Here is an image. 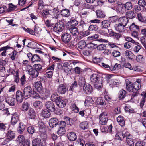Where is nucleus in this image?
<instances>
[{
    "instance_id": "1",
    "label": "nucleus",
    "mask_w": 146,
    "mask_h": 146,
    "mask_svg": "<svg viewBox=\"0 0 146 146\" xmlns=\"http://www.w3.org/2000/svg\"><path fill=\"white\" fill-rule=\"evenodd\" d=\"M90 80L91 82L96 83L95 87L98 89H100L102 87V82L101 78L97 74H94L91 76Z\"/></svg>"
},
{
    "instance_id": "2",
    "label": "nucleus",
    "mask_w": 146,
    "mask_h": 146,
    "mask_svg": "<svg viewBox=\"0 0 146 146\" xmlns=\"http://www.w3.org/2000/svg\"><path fill=\"white\" fill-rule=\"evenodd\" d=\"M64 24L62 21H59L55 24L53 28V31L57 33L62 32L64 29Z\"/></svg>"
},
{
    "instance_id": "3",
    "label": "nucleus",
    "mask_w": 146,
    "mask_h": 146,
    "mask_svg": "<svg viewBox=\"0 0 146 146\" xmlns=\"http://www.w3.org/2000/svg\"><path fill=\"white\" fill-rule=\"evenodd\" d=\"M27 70L29 74L32 78H36L38 75V73L36 71L31 65H27L26 66Z\"/></svg>"
},
{
    "instance_id": "4",
    "label": "nucleus",
    "mask_w": 146,
    "mask_h": 146,
    "mask_svg": "<svg viewBox=\"0 0 146 146\" xmlns=\"http://www.w3.org/2000/svg\"><path fill=\"white\" fill-rule=\"evenodd\" d=\"M100 123L102 125H105L108 120V116L107 114L105 113L101 114L99 116Z\"/></svg>"
},
{
    "instance_id": "5",
    "label": "nucleus",
    "mask_w": 146,
    "mask_h": 146,
    "mask_svg": "<svg viewBox=\"0 0 146 146\" xmlns=\"http://www.w3.org/2000/svg\"><path fill=\"white\" fill-rule=\"evenodd\" d=\"M50 15L52 18L56 19H58L61 16L58 9L57 8H53L50 9Z\"/></svg>"
},
{
    "instance_id": "6",
    "label": "nucleus",
    "mask_w": 146,
    "mask_h": 146,
    "mask_svg": "<svg viewBox=\"0 0 146 146\" xmlns=\"http://www.w3.org/2000/svg\"><path fill=\"white\" fill-rule=\"evenodd\" d=\"M61 38L62 42L65 43H68L71 39L70 35L66 32L62 33Z\"/></svg>"
},
{
    "instance_id": "7",
    "label": "nucleus",
    "mask_w": 146,
    "mask_h": 146,
    "mask_svg": "<svg viewBox=\"0 0 146 146\" xmlns=\"http://www.w3.org/2000/svg\"><path fill=\"white\" fill-rule=\"evenodd\" d=\"M32 91V89L30 86H27L25 87L23 91L25 98L27 99L30 97Z\"/></svg>"
},
{
    "instance_id": "8",
    "label": "nucleus",
    "mask_w": 146,
    "mask_h": 146,
    "mask_svg": "<svg viewBox=\"0 0 146 146\" xmlns=\"http://www.w3.org/2000/svg\"><path fill=\"white\" fill-rule=\"evenodd\" d=\"M45 106L47 109L52 112L54 111L56 109L54 103L52 101L47 102L45 103Z\"/></svg>"
},
{
    "instance_id": "9",
    "label": "nucleus",
    "mask_w": 146,
    "mask_h": 146,
    "mask_svg": "<svg viewBox=\"0 0 146 146\" xmlns=\"http://www.w3.org/2000/svg\"><path fill=\"white\" fill-rule=\"evenodd\" d=\"M16 97L17 101L19 103L22 102L24 98L23 93L20 90L17 91L16 93Z\"/></svg>"
},
{
    "instance_id": "10",
    "label": "nucleus",
    "mask_w": 146,
    "mask_h": 146,
    "mask_svg": "<svg viewBox=\"0 0 146 146\" xmlns=\"http://www.w3.org/2000/svg\"><path fill=\"white\" fill-rule=\"evenodd\" d=\"M67 90L66 86L63 84L59 85L57 88L58 92L61 94H65Z\"/></svg>"
},
{
    "instance_id": "11",
    "label": "nucleus",
    "mask_w": 146,
    "mask_h": 146,
    "mask_svg": "<svg viewBox=\"0 0 146 146\" xmlns=\"http://www.w3.org/2000/svg\"><path fill=\"white\" fill-rule=\"evenodd\" d=\"M90 32L88 31L84 32H80L78 33L76 37L77 40H80L82 39L84 37H85L89 34Z\"/></svg>"
},
{
    "instance_id": "12",
    "label": "nucleus",
    "mask_w": 146,
    "mask_h": 146,
    "mask_svg": "<svg viewBox=\"0 0 146 146\" xmlns=\"http://www.w3.org/2000/svg\"><path fill=\"white\" fill-rule=\"evenodd\" d=\"M84 92L86 94H89L92 91V86L89 84H85L83 86Z\"/></svg>"
},
{
    "instance_id": "13",
    "label": "nucleus",
    "mask_w": 146,
    "mask_h": 146,
    "mask_svg": "<svg viewBox=\"0 0 146 146\" xmlns=\"http://www.w3.org/2000/svg\"><path fill=\"white\" fill-rule=\"evenodd\" d=\"M18 114L16 113H14L12 117L11 120V124L14 125H15L19 120Z\"/></svg>"
},
{
    "instance_id": "14",
    "label": "nucleus",
    "mask_w": 146,
    "mask_h": 146,
    "mask_svg": "<svg viewBox=\"0 0 146 146\" xmlns=\"http://www.w3.org/2000/svg\"><path fill=\"white\" fill-rule=\"evenodd\" d=\"M124 4H118L116 8V11L121 14H123L126 11V10Z\"/></svg>"
},
{
    "instance_id": "15",
    "label": "nucleus",
    "mask_w": 146,
    "mask_h": 146,
    "mask_svg": "<svg viewBox=\"0 0 146 146\" xmlns=\"http://www.w3.org/2000/svg\"><path fill=\"white\" fill-rule=\"evenodd\" d=\"M58 121L56 118H51L49 121V125L51 127H54L58 125Z\"/></svg>"
},
{
    "instance_id": "16",
    "label": "nucleus",
    "mask_w": 146,
    "mask_h": 146,
    "mask_svg": "<svg viewBox=\"0 0 146 146\" xmlns=\"http://www.w3.org/2000/svg\"><path fill=\"white\" fill-rule=\"evenodd\" d=\"M6 102L11 106H14L17 102V100L15 98L10 97L6 98Z\"/></svg>"
},
{
    "instance_id": "17",
    "label": "nucleus",
    "mask_w": 146,
    "mask_h": 146,
    "mask_svg": "<svg viewBox=\"0 0 146 146\" xmlns=\"http://www.w3.org/2000/svg\"><path fill=\"white\" fill-rule=\"evenodd\" d=\"M6 136L7 137L11 140L15 137V132L11 130H9L7 131Z\"/></svg>"
},
{
    "instance_id": "18",
    "label": "nucleus",
    "mask_w": 146,
    "mask_h": 146,
    "mask_svg": "<svg viewBox=\"0 0 146 146\" xmlns=\"http://www.w3.org/2000/svg\"><path fill=\"white\" fill-rule=\"evenodd\" d=\"M125 26L124 25L120 23L116 24L115 25V28L116 30L119 32L124 31L125 30Z\"/></svg>"
},
{
    "instance_id": "19",
    "label": "nucleus",
    "mask_w": 146,
    "mask_h": 146,
    "mask_svg": "<svg viewBox=\"0 0 146 146\" xmlns=\"http://www.w3.org/2000/svg\"><path fill=\"white\" fill-rule=\"evenodd\" d=\"M126 84L127 90L129 92H132L134 91L133 85L132 83L129 81H126Z\"/></svg>"
},
{
    "instance_id": "20",
    "label": "nucleus",
    "mask_w": 146,
    "mask_h": 146,
    "mask_svg": "<svg viewBox=\"0 0 146 146\" xmlns=\"http://www.w3.org/2000/svg\"><path fill=\"white\" fill-rule=\"evenodd\" d=\"M39 132L40 133H43L46 132L45 127L44 123L42 122H39L38 123Z\"/></svg>"
},
{
    "instance_id": "21",
    "label": "nucleus",
    "mask_w": 146,
    "mask_h": 146,
    "mask_svg": "<svg viewBox=\"0 0 146 146\" xmlns=\"http://www.w3.org/2000/svg\"><path fill=\"white\" fill-rule=\"evenodd\" d=\"M124 54L127 58L132 60L134 56L133 53L131 51L126 50L124 52Z\"/></svg>"
},
{
    "instance_id": "22",
    "label": "nucleus",
    "mask_w": 146,
    "mask_h": 146,
    "mask_svg": "<svg viewBox=\"0 0 146 146\" xmlns=\"http://www.w3.org/2000/svg\"><path fill=\"white\" fill-rule=\"evenodd\" d=\"M35 90L38 92L42 93L43 92L42 87L40 81L35 82Z\"/></svg>"
},
{
    "instance_id": "23",
    "label": "nucleus",
    "mask_w": 146,
    "mask_h": 146,
    "mask_svg": "<svg viewBox=\"0 0 146 146\" xmlns=\"http://www.w3.org/2000/svg\"><path fill=\"white\" fill-rule=\"evenodd\" d=\"M32 143V146H40L42 145V144L41 139L38 138L33 140Z\"/></svg>"
},
{
    "instance_id": "24",
    "label": "nucleus",
    "mask_w": 146,
    "mask_h": 146,
    "mask_svg": "<svg viewBox=\"0 0 146 146\" xmlns=\"http://www.w3.org/2000/svg\"><path fill=\"white\" fill-rule=\"evenodd\" d=\"M56 104L60 108L64 107L66 105V102L61 98L56 100Z\"/></svg>"
},
{
    "instance_id": "25",
    "label": "nucleus",
    "mask_w": 146,
    "mask_h": 146,
    "mask_svg": "<svg viewBox=\"0 0 146 146\" xmlns=\"http://www.w3.org/2000/svg\"><path fill=\"white\" fill-rule=\"evenodd\" d=\"M118 21L120 23L126 26L128 22V19L127 17L125 16L120 17L118 19Z\"/></svg>"
},
{
    "instance_id": "26",
    "label": "nucleus",
    "mask_w": 146,
    "mask_h": 146,
    "mask_svg": "<svg viewBox=\"0 0 146 146\" xmlns=\"http://www.w3.org/2000/svg\"><path fill=\"white\" fill-rule=\"evenodd\" d=\"M25 126L23 123H20L18 125L17 128V131L20 134H22L25 130Z\"/></svg>"
},
{
    "instance_id": "27",
    "label": "nucleus",
    "mask_w": 146,
    "mask_h": 146,
    "mask_svg": "<svg viewBox=\"0 0 146 146\" xmlns=\"http://www.w3.org/2000/svg\"><path fill=\"white\" fill-rule=\"evenodd\" d=\"M67 135L68 139L70 141H74L77 138V136L74 132H70Z\"/></svg>"
},
{
    "instance_id": "28",
    "label": "nucleus",
    "mask_w": 146,
    "mask_h": 146,
    "mask_svg": "<svg viewBox=\"0 0 146 146\" xmlns=\"http://www.w3.org/2000/svg\"><path fill=\"white\" fill-rule=\"evenodd\" d=\"M117 121L119 123V124L121 126H123L124 125L125 121L124 117L121 115L117 117Z\"/></svg>"
},
{
    "instance_id": "29",
    "label": "nucleus",
    "mask_w": 146,
    "mask_h": 146,
    "mask_svg": "<svg viewBox=\"0 0 146 146\" xmlns=\"http://www.w3.org/2000/svg\"><path fill=\"white\" fill-rule=\"evenodd\" d=\"M126 141L127 144L130 146H134V143L132 135H128L126 138Z\"/></svg>"
},
{
    "instance_id": "30",
    "label": "nucleus",
    "mask_w": 146,
    "mask_h": 146,
    "mask_svg": "<svg viewBox=\"0 0 146 146\" xmlns=\"http://www.w3.org/2000/svg\"><path fill=\"white\" fill-rule=\"evenodd\" d=\"M94 103V102L91 97L87 96L86 98L85 101V105L91 106V104H92Z\"/></svg>"
},
{
    "instance_id": "31",
    "label": "nucleus",
    "mask_w": 146,
    "mask_h": 146,
    "mask_svg": "<svg viewBox=\"0 0 146 146\" xmlns=\"http://www.w3.org/2000/svg\"><path fill=\"white\" fill-rule=\"evenodd\" d=\"M41 115L42 117L45 118H48L50 117L51 114L48 110H44L41 112Z\"/></svg>"
},
{
    "instance_id": "32",
    "label": "nucleus",
    "mask_w": 146,
    "mask_h": 146,
    "mask_svg": "<svg viewBox=\"0 0 146 146\" xmlns=\"http://www.w3.org/2000/svg\"><path fill=\"white\" fill-rule=\"evenodd\" d=\"M87 44L84 40H82L79 42L78 44V47L81 49H84L86 47Z\"/></svg>"
},
{
    "instance_id": "33",
    "label": "nucleus",
    "mask_w": 146,
    "mask_h": 146,
    "mask_svg": "<svg viewBox=\"0 0 146 146\" xmlns=\"http://www.w3.org/2000/svg\"><path fill=\"white\" fill-rule=\"evenodd\" d=\"M126 94L125 90L122 89L120 90L119 93L118 97L120 100L123 99L124 98Z\"/></svg>"
},
{
    "instance_id": "34",
    "label": "nucleus",
    "mask_w": 146,
    "mask_h": 146,
    "mask_svg": "<svg viewBox=\"0 0 146 146\" xmlns=\"http://www.w3.org/2000/svg\"><path fill=\"white\" fill-rule=\"evenodd\" d=\"M69 30L73 36H76L78 33V29L76 27H71L70 28Z\"/></svg>"
},
{
    "instance_id": "35",
    "label": "nucleus",
    "mask_w": 146,
    "mask_h": 146,
    "mask_svg": "<svg viewBox=\"0 0 146 146\" xmlns=\"http://www.w3.org/2000/svg\"><path fill=\"white\" fill-rule=\"evenodd\" d=\"M109 32V30L107 28H103L99 31V33L101 35H104L105 36L108 35V33Z\"/></svg>"
},
{
    "instance_id": "36",
    "label": "nucleus",
    "mask_w": 146,
    "mask_h": 146,
    "mask_svg": "<svg viewBox=\"0 0 146 146\" xmlns=\"http://www.w3.org/2000/svg\"><path fill=\"white\" fill-rule=\"evenodd\" d=\"M70 15V12L68 9L62 10L61 12V15L63 16L68 17Z\"/></svg>"
},
{
    "instance_id": "37",
    "label": "nucleus",
    "mask_w": 146,
    "mask_h": 146,
    "mask_svg": "<svg viewBox=\"0 0 146 146\" xmlns=\"http://www.w3.org/2000/svg\"><path fill=\"white\" fill-rule=\"evenodd\" d=\"M28 115L31 119H34L36 117V113L34 110L30 109L29 111Z\"/></svg>"
},
{
    "instance_id": "38",
    "label": "nucleus",
    "mask_w": 146,
    "mask_h": 146,
    "mask_svg": "<svg viewBox=\"0 0 146 146\" xmlns=\"http://www.w3.org/2000/svg\"><path fill=\"white\" fill-rule=\"evenodd\" d=\"M33 106L37 109H41L42 108V103L40 101H36L33 103Z\"/></svg>"
},
{
    "instance_id": "39",
    "label": "nucleus",
    "mask_w": 146,
    "mask_h": 146,
    "mask_svg": "<svg viewBox=\"0 0 146 146\" xmlns=\"http://www.w3.org/2000/svg\"><path fill=\"white\" fill-rule=\"evenodd\" d=\"M101 23L103 28L108 29V27H110V22L108 20H104Z\"/></svg>"
},
{
    "instance_id": "40",
    "label": "nucleus",
    "mask_w": 146,
    "mask_h": 146,
    "mask_svg": "<svg viewBox=\"0 0 146 146\" xmlns=\"http://www.w3.org/2000/svg\"><path fill=\"white\" fill-rule=\"evenodd\" d=\"M110 35L113 36L117 40H118L122 36L121 34L112 31H111L110 32Z\"/></svg>"
},
{
    "instance_id": "41",
    "label": "nucleus",
    "mask_w": 146,
    "mask_h": 146,
    "mask_svg": "<svg viewBox=\"0 0 146 146\" xmlns=\"http://www.w3.org/2000/svg\"><path fill=\"white\" fill-rule=\"evenodd\" d=\"M96 15L97 18H104L105 16V14L104 12L100 10H97L96 12Z\"/></svg>"
},
{
    "instance_id": "42",
    "label": "nucleus",
    "mask_w": 146,
    "mask_h": 146,
    "mask_svg": "<svg viewBox=\"0 0 146 146\" xmlns=\"http://www.w3.org/2000/svg\"><path fill=\"white\" fill-rule=\"evenodd\" d=\"M134 43L135 44L136 46L134 47L133 51L137 53L139 52V50L141 49L142 46L137 42H136Z\"/></svg>"
},
{
    "instance_id": "43",
    "label": "nucleus",
    "mask_w": 146,
    "mask_h": 146,
    "mask_svg": "<svg viewBox=\"0 0 146 146\" xmlns=\"http://www.w3.org/2000/svg\"><path fill=\"white\" fill-rule=\"evenodd\" d=\"M33 67L36 71L38 72V74L42 69V65L39 64H35L33 65Z\"/></svg>"
},
{
    "instance_id": "44",
    "label": "nucleus",
    "mask_w": 146,
    "mask_h": 146,
    "mask_svg": "<svg viewBox=\"0 0 146 146\" xmlns=\"http://www.w3.org/2000/svg\"><path fill=\"white\" fill-rule=\"evenodd\" d=\"M126 15L127 18L133 19L135 17V14L133 11H129L126 13Z\"/></svg>"
},
{
    "instance_id": "45",
    "label": "nucleus",
    "mask_w": 146,
    "mask_h": 146,
    "mask_svg": "<svg viewBox=\"0 0 146 146\" xmlns=\"http://www.w3.org/2000/svg\"><path fill=\"white\" fill-rule=\"evenodd\" d=\"M98 26L96 25H90L88 27V31L89 32L90 31L95 32L98 30Z\"/></svg>"
},
{
    "instance_id": "46",
    "label": "nucleus",
    "mask_w": 146,
    "mask_h": 146,
    "mask_svg": "<svg viewBox=\"0 0 146 146\" xmlns=\"http://www.w3.org/2000/svg\"><path fill=\"white\" fill-rule=\"evenodd\" d=\"M80 127L82 129L84 130L88 127V123L87 121L82 122L80 124Z\"/></svg>"
},
{
    "instance_id": "47",
    "label": "nucleus",
    "mask_w": 146,
    "mask_h": 146,
    "mask_svg": "<svg viewBox=\"0 0 146 146\" xmlns=\"http://www.w3.org/2000/svg\"><path fill=\"white\" fill-rule=\"evenodd\" d=\"M134 90L136 91L139 90L141 88V84L140 82L136 81L133 84Z\"/></svg>"
},
{
    "instance_id": "48",
    "label": "nucleus",
    "mask_w": 146,
    "mask_h": 146,
    "mask_svg": "<svg viewBox=\"0 0 146 146\" xmlns=\"http://www.w3.org/2000/svg\"><path fill=\"white\" fill-rule=\"evenodd\" d=\"M129 29L130 30L132 31L138 30L139 29V27L138 26L133 23L129 26Z\"/></svg>"
},
{
    "instance_id": "49",
    "label": "nucleus",
    "mask_w": 146,
    "mask_h": 146,
    "mask_svg": "<svg viewBox=\"0 0 146 146\" xmlns=\"http://www.w3.org/2000/svg\"><path fill=\"white\" fill-rule=\"evenodd\" d=\"M125 10H130L133 8V5L131 2H128L124 4Z\"/></svg>"
},
{
    "instance_id": "50",
    "label": "nucleus",
    "mask_w": 146,
    "mask_h": 146,
    "mask_svg": "<svg viewBox=\"0 0 146 146\" xmlns=\"http://www.w3.org/2000/svg\"><path fill=\"white\" fill-rule=\"evenodd\" d=\"M102 60V58H101L94 57L93 58L92 61L94 63L98 64L99 65V64H101Z\"/></svg>"
},
{
    "instance_id": "51",
    "label": "nucleus",
    "mask_w": 146,
    "mask_h": 146,
    "mask_svg": "<svg viewBox=\"0 0 146 146\" xmlns=\"http://www.w3.org/2000/svg\"><path fill=\"white\" fill-rule=\"evenodd\" d=\"M41 93L43 96L47 97L50 95V90L49 89L46 88L44 90H43V92Z\"/></svg>"
},
{
    "instance_id": "52",
    "label": "nucleus",
    "mask_w": 146,
    "mask_h": 146,
    "mask_svg": "<svg viewBox=\"0 0 146 146\" xmlns=\"http://www.w3.org/2000/svg\"><path fill=\"white\" fill-rule=\"evenodd\" d=\"M60 98L56 93H54L52 94L51 96V99L52 101H56Z\"/></svg>"
},
{
    "instance_id": "53",
    "label": "nucleus",
    "mask_w": 146,
    "mask_h": 146,
    "mask_svg": "<svg viewBox=\"0 0 146 146\" xmlns=\"http://www.w3.org/2000/svg\"><path fill=\"white\" fill-rule=\"evenodd\" d=\"M27 43V45L26 46L33 49H36L37 48L36 44L34 42H31L29 43Z\"/></svg>"
},
{
    "instance_id": "54",
    "label": "nucleus",
    "mask_w": 146,
    "mask_h": 146,
    "mask_svg": "<svg viewBox=\"0 0 146 146\" xmlns=\"http://www.w3.org/2000/svg\"><path fill=\"white\" fill-rule=\"evenodd\" d=\"M11 140L7 137L5 139H4V138H0V142L1 145H4L7 144Z\"/></svg>"
},
{
    "instance_id": "55",
    "label": "nucleus",
    "mask_w": 146,
    "mask_h": 146,
    "mask_svg": "<svg viewBox=\"0 0 146 146\" xmlns=\"http://www.w3.org/2000/svg\"><path fill=\"white\" fill-rule=\"evenodd\" d=\"M86 47L90 49H94L96 48L97 45L90 42L87 44Z\"/></svg>"
},
{
    "instance_id": "56",
    "label": "nucleus",
    "mask_w": 146,
    "mask_h": 146,
    "mask_svg": "<svg viewBox=\"0 0 146 146\" xmlns=\"http://www.w3.org/2000/svg\"><path fill=\"white\" fill-rule=\"evenodd\" d=\"M45 24L48 28L53 27L54 26V24L52 23L50 20L48 19L45 21Z\"/></svg>"
},
{
    "instance_id": "57",
    "label": "nucleus",
    "mask_w": 146,
    "mask_h": 146,
    "mask_svg": "<svg viewBox=\"0 0 146 146\" xmlns=\"http://www.w3.org/2000/svg\"><path fill=\"white\" fill-rule=\"evenodd\" d=\"M65 130L63 127H60L57 131V133L60 135H62L64 134Z\"/></svg>"
},
{
    "instance_id": "58",
    "label": "nucleus",
    "mask_w": 146,
    "mask_h": 146,
    "mask_svg": "<svg viewBox=\"0 0 146 146\" xmlns=\"http://www.w3.org/2000/svg\"><path fill=\"white\" fill-rule=\"evenodd\" d=\"M68 24H70L72 27H75L78 24V21L76 20H70L68 22Z\"/></svg>"
},
{
    "instance_id": "59",
    "label": "nucleus",
    "mask_w": 146,
    "mask_h": 146,
    "mask_svg": "<svg viewBox=\"0 0 146 146\" xmlns=\"http://www.w3.org/2000/svg\"><path fill=\"white\" fill-rule=\"evenodd\" d=\"M77 86L78 84L76 80H74L70 86L69 91H73L75 88L77 87Z\"/></svg>"
},
{
    "instance_id": "60",
    "label": "nucleus",
    "mask_w": 146,
    "mask_h": 146,
    "mask_svg": "<svg viewBox=\"0 0 146 146\" xmlns=\"http://www.w3.org/2000/svg\"><path fill=\"white\" fill-rule=\"evenodd\" d=\"M120 83L117 79H112L110 81V84L112 86H118Z\"/></svg>"
},
{
    "instance_id": "61",
    "label": "nucleus",
    "mask_w": 146,
    "mask_h": 146,
    "mask_svg": "<svg viewBox=\"0 0 146 146\" xmlns=\"http://www.w3.org/2000/svg\"><path fill=\"white\" fill-rule=\"evenodd\" d=\"M40 58L38 55L37 54H34L32 58L31 62H35L40 61Z\"/></svg>"
},
{
    "instance_id": "62",
    "label": "nucleus",
    "mask_w": 146,
    "mask_h": 146,
    "mask_svg": "<svg viewBox=\"0 0 146 146\" xmlns=\"http://www.w3.org/2000/svg\"><path fill=\"white\" fill-rule=\"evenodd\" d=\"M137 61L140 63H143L144 62V58L143 56L142 55H138L136 56Z\"/></svg>"
},
{
    "instance_id": "63",
    "label": "nucleus",
    "mask_w": 146,
    "mask_h": 146,
    "mask_svg": "<svg viewBox=\"0 0 146 146\" xmlns=\"http://www.w3.org/2000/svg\"><path fill=\"white\" fill-rule=\"evenodd\" d=\"M64 72L67 74H70L72 73V69L71 68H68V66H65L63 68Z\"/></svg>"
},
{
    "instance_id": "64",
    "label": "nucleus",
    "mask_w": 146,
    "mask_h": 146,
    "mask_svg": "<svg viewBox=\"0 0 146 146\" xmlns=\"http://www.w3.org/2000/svg\"><path fill=\"white\" fill-rule=\"evenodd\" d=\"M146 37H142L140 38V40L141 43L146 49Z\"/></svg>"
}]
</instances>
